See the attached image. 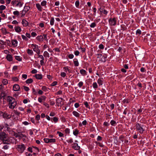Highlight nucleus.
Segmentation results:
<instances>
[{
	"instance_id": "obj_16",
	"label": "nucleus",
	"mask_w": 156,
	"mask_h": 156,
	"mask_svg": "<svg viewBox=\"0 0 156 156\" xmlns=\"http://www.w3.org/2000/svg\"><path fill=\"white\" fill-rule=\"evenodd\" d=\"M37 79L41 80L42 78V75L41 74H36L34 76Z\"/></svg>"
},
{
	"instance_id": "obj_51",
	"label": "nucleus",
	"mask_w": 156,
	"mask_h": 156,
	"mask_svg": "<svg viewBox=\"0 0 156 156\" xmlns=\"http://www.w3.org/2000/svg\"><path fill=\"white\" fill-rule=\"evenodd\" d=\"M141 31L139 30V29H138L137 30L136 32V35H140L141 34Z\"/></svg>"
},
{
	"instance_id": "obj_47",
	"label": "nucleus",
	"mask_w": 156,
	"mask_h": 156,
	"mask_svg": "<svg viewBox=\"0 0 156 156\" xmlns=\"http://www.w3.org/2000/svg\"><path fill=\"white\" fill-rule=\"evenodd\" d=\"M93 86L94 88H98V85L96 82H94L93 84Z\"/></svg>"
},
{
	"instance_id": "obj_7",
	"label": "nucleus",
	"mask_w": 156,
	"mask_h": 156,
	"mask_svg": "<svg viewBox=\"0 0 156 156\" xmlns=\"http://www.w3.org/2000/svg\"><path fill=\"white\" fill-rule=\"evenodd\" d=\"M31 47L33 49L34 51L36 52L38 55L40 54V50L38 48V46L37 45L34 44H32Z\"/></svg>"
},
{
	"instance_id": "obj_18",
	"label": "nucleus",
	"mask_w": 156,
	"mask_h": 156,
	"mask_svg": "<svg viewBox=\"0 0 156 156\" xmlns=\"http://www.w3.org/2000/svg\"><path fill=\"white\" fill-rule=\"evenodd\" d=\"M80 72L83 76H85L87 75V72L83 69H81L80 70Z\"/></svg>"
},
{
	"instance_id": "obj_9",
	"label": "nucleus",
	"mask_w": 156,
	"mask_h": 156,
	"mask_svg": "<svg viewBox=\"0 0 156 156\" xmlns=\"http://www.w3.org/2000/svg\"><path fill=\"white\" fill-rule=\"evenodd\" d=\"M62 98H59L56 99V104L58 106H59L61 107L62 105L63 104L62 102Z\"/></svg>"
},
{
	"instance_id": "obj_1",
	"label": "nucleus",
	"mask_w": 156,
	"mask_h": 156,
	"mask_svg": "<svg viewBox=\"0 0 156 156\" xmlns=\"http://www.w3.org/2000/svg\"><path fill=\"white\" fill-rule=\"evenodd\" d=\"M0 139L3 141L4 144H9L10 143H13L15 140L14 138L12 137L7 139L6 133L2 132H0Z\"/></svg>"
},
{
	"instance_id": "obj_38",
	"label": "nucleus",
	"mask_w": 156,
	"mask_h": 156,
	"mask_svg": "<svg viewBox=\"0 0 156 156\" xmlns=\"http://www.w3.org/2000/svg\"><path fill=\"white\" fill-rule=\"evenodd\" d=\"M5 6L2 5L0 6V10L2 11L6 9Z\"/></svg>"
},
{
	"instance_id": "obj_37",
	"label": "nucleus",
	"mask_w": 156,
	"mask_h": 156,
	"mask_svg": "<svg viewBox=\"0 0 156 156\" xmlns=\"http://www.w3.org/2000/svg\"><path fill=\"white\" fill-rule=\"evenodd\" d=\"M54 18L53 17H51V18L50 22V23L51 25H53L54 24Z\"/></svg>"
},
{
	"instance_id": "obj_61",
	"label": "nucleus",
	"mask_w": 156,
	"mask_h": 156,
	"mask_svg": "<svg viewBox=\"0 0 156 156\" xmlns=\"http://www.w3.org/2000/svg\"><path fill=\"white\" fill-rule=\"evenodd\" d=\"M74 54L76 56H78L79 55L80 52L78 51H76L74 52Z\"/></svg>"
},
{
	"instance_id": "obj_42",
	"label": "nucleus",
	"mask_w": 156,
	"mask_h": 156,
	"mask_svg": "<svg viewBox=\"0 0 156 156\" xmlns=\"http://www.w3.org/2000/svg\"><path fill=\"white\" fill-rule=\"evenodd\" d=\"M15 59L19 61L22 60V58H21L20 56H15Z\"/></svg>"
},
{
	"instance_id": "obj_64",
	"label": "nucleus",
	"mask_w": 156,
	"mask_h": 156,
	"mask_svg": "<svg viewBox=\"0 0 156 156\" xmlns=\"http://www.w3.org/2000/svg\"><path fill=\"white\" fill-rule=\"evenodd\" d=\"M99 48L101 49H103L104 48V46L103 44H101L99 46Z\"/></svg>"
},
{
	"instance_id": "obj_49",
	"label": "nucleus",
	"mask_w": 156,
	"mask_h": 156,
	"mask_svg": "<svg viewBox=\"0 0 156 156\" xmlns=\"http://www.w3.org/2000/svg\"><path fill=\"white\" fill-rule=\"evenodd\" d=\"M96 25V24L95 23H93L90 25V27L91 28L94 27Z\"/></svg>"
},
{
	"instance_id": "obj_11",
	"label": "nucleus",
	"mask_w": 156,
	"mask_h": 156,
	"mask_svg": "<svg viewBox=\"0 0 156 156\" xmlns=\"http://www.w3.org/2000/svg\"><path fill=\"white\" fill-rule=\"evenodd\" d=\"M72 147L76 150H78L80 149V147L78 146L77 144L76 143H73L72 145Z\"/></svg>"
},
{
	"instance_id": "obj_50",
	"label": "nucleus",
	"mask_w": 156,
	"mask_h": 156,
	"mask_svg": "<svg viewBox=\"0 0 156 156\" xmlns=\"http://www.w3.org/2000/svg\"><path fill=\"white\" fill-rule=\"evenodd\" d=\"M127 111L129 112L130 111L129 110V109L127 108H126L124 109L123 114L125 115H126Z\"/></svg>"
},
{
	"instance_id": "obj_6",
	"label": "nucleus",
	"mask_w": 156,
	"mask_h": 156,
	"mask_svg": "<svg viewBox=\"0 0 156 156\" xmlns=\"http://www.w3.org/2000/svg\"><path fill=\"white\" fill-rule=\"evenodd\" d=\"M30 9V7L29 6H25L24 7L23 9L21 11V17H24L26 13Z\"/></svg>"
},
{
	"instance_id": "obj_55",
	"label": "nucleus",
	"mask_w": 156,
	"mask_h": 156,
	"mask_svg": "<svg viewBox=\"0 0 156 156\" xmlns=\"http://www.w3.org/2000/svg\"><path fill=\"white\" fill-rule=\"evenodd\" d=\"M57 134H58V135L59 136H60V137L63 136V134L61 132H59V131H58L57 132Z\"/></svg>"
},
{
	"instance_id": "obj_35",
	"label": "nucleus",
	"mask_w": 156,
	"mask_h": 156,
	"mask_svg": "<svg viewBox=\"0 0 156 156\" xmlns=\"http://www.w3.org/2000/svg\"><path fill=\"white\" fill-rule=\"evenodd\" d=\"M47 2L46 1L43 0L41 3V5L42 6H45L46 5Z\"/></svg>"
},
{
	"instance_id": "obj_46",
	"label": "nucleus",
	"mask_w": 156,
	"mask_h": 156,
	"mask_svg": "<svg viewBox=\"0 0 156 156\" xmlns=\"http://www.w3.org/2000/svg\"><path fill=\"white\" fill-rule=\"evenodd\" d=\"M2 33L4 34H6L9 33V32L7 31L5 28L2 29Z\"/></svg>"
},
{
	"instance_id": "obj_59",
	"label": "nucleus",
	"mask_w": 156,
	"mask_h": 156,
	"mask_svg": "<svg viewBox=\"0 0 156 156\" xmlns=\"http://www.w3.org/2000/svg\"><path fill=\"white\" fill-rule=\"evenodd\" d=\"M53 120L54 122H56L58 121V119L56 117H54L53 118Z\"/></svg>"
},
{
	"instance_id": "obj_10",
	"label": "nucleus",
	"mask_w": 156,
	"mask_h": 156,
	"mask_svg": "<svg viewBox=\"0 0 156 156\" xmlns=\"http://www.w3.org/2000/svg\"><path fill=\"white\" fill-rule=\"evenodd\" d=\"M13 89L15 91H19L20 90V86L18 84H14L13 87Z\"/></svg>"
},
{
	"instance_id": "obj_25",
	"label": "nucleus",
	"mask_w": 156,
	"mask_h": 156,
	"mask_svg": "<svg viewBox=\"0 0 156 156\" xmlns=\"http://www.w3.org/2000/svg\"><path fill=\"white\" fill-rule=\"evenodd\" d=\"M12 44L15 47H16L17 46L18 42L17 40H12Z\"/></svg>"
},
{
	"instance_id": "obj_22",
	"label": "nucleus",
	"mask_w": 156,
	"mask_h": 156,
	"mask_svg": "<svg viewBox=\"0 0 156 156\" xmlns=\"http://www.w3.org/2000/svg\"><path fill=\"white\" fill-rule=\"evenodd\" d=\"M36 5L37 8L39 11H42V7L41 6V5L39 3L36 4Z\"/></svg>"
},
{
	"instance_id": "obj_56",
	"label": "nucleus",
	"mask_w": 156,
	"mask_h": 156,
	"mask_svg": "<svg viewBox=\"0 0 156 156\" xmlns=\"http://www.w3.org/2000/svg\"><path fill=\"white\" fill-rule=\"evenodd\" d=\"M22 37L23 39L24 40H25L26 41H27L28 40V39L27 37L24 35H22Z\"/></svg>"
},
{
	"instance_id": "obj_23",
	"label": "nucleus",
	"mask_w": 156,
	"mask_h": 156,
	"mask_svg": "<svg viewBox=\"0 0 156 156\" xmlns=\"http://www.w3.org/2000/svg\"><path fill=\"white\" fill-rule=\"evenodd\" d=\"M73 115L76 117H79L80 116V114L76 111H73L72 112Z\"/></svg>"
},
{
	"instance_id": "obj_57",
	"label": "nucleus",
	"mask_w": 156,
	"mask_h": 156,
	"mask_svg": "<svg viewBox=\"0 0 156 156\" xmlns=\"http://www.w3.org/2000/svg\"><path fill=\"white\" fill-rule=\"evenodd\" d=\"M74 55L73 54H70L68 55V57L70 59H72L74 57Z\"/></svg>"
},
{
	"instance_id": "obj_62",
	"label": "nucleus",
	"mask_w": 156,
	"mask_h": 156,
	"mask_svg": "<svg viewBox=\"0 0 156 156\" xmlns=\"http://www.w3.org/2000/svg\"><path fill=\"white\" fill-rule=\"evenodd\" d=\"M19 133H14V136L16 137H19Z\"/></svg>"
},
{
	"instance_id": "obj_52",
	"label": "nucleus",
	"mask_w": 156,
	"mask_h": 156,
	"mask_svg": "<svg viewBox=\"0 0 156 156\" xmlns=\"http://www.w3.org/2000/svg\"><path fill=\"white\" fill-rule=\"evenodd\" d=\"M60 75L62 77H64L66 76V74L64 72H61Z\"/></svg>"
},
{
	"instance_id": "obj_26",
	"label": "nucleus",
	"mask_w": 156,
	"mask_h": 156,
	"mask_svg": "<svg viewBox=\"0 0 156 156\" xmlns=\"http://www.w3.org/2000/svg\"><path fill=\"white\" fill-rule=\"evenodd\" d=\"M69 68V67L66 66V67H64L63 68V69H64V71L66 72L67 73L68 72L69 73H70L71 72H70Z\"/></svg>"
},
{
	"instance_id": "obj_30",
	"label": "nucleus",
	"mask_w": 156,
	"mask_h": 156,
	"mask_svg": "<svg viewBox=\"0 0 156 156\" xmlns=\"http://www.w3.org/2000/svg\"><path fill=\"white\" fill-rule=\"evenodd\" d=\"M33 82V80L31 79H28L27 80H26V82L27 83H32Z\"/></svg>"
},
{
	"instance_id": "obj_20",
	"label": "nucleus",
	"mask_w": 156,
	"mask_h": 156,
	"mask_svg": "<svg viewBox=\"0 0 156 156\" xmlns=\"http://www.w3.org/2000/svg\"><path fill=\"white\" fill-rule=\"evenodd\" d=\"M16 31L17 33H20L21 30L20 27L19 26H16L15 27Z\"/></svg>"
},
{
	"instance_id": "obj_45",
	"label": "nucleus",
	"mask_w": 156,
	"mask_h": 156,
	"mask_svg": "<svg viewBox=\"0 0 156 156\" xmlns=\"http://www.w3.org/2000/svg\"><path fill=\"white\" fill-rule=\"evenodd\" d=\"M14 113L17 115L19 116L20 114V112H18L17 110H14L13 111Z\"/></svg>"
},
{
	"instance_id": "obj_36",
	"label": "nucleus",
	"mask_w": 156,
	"mask_h": 156,
	"mask_svg": "<svg viewBox=\"0 0 156 156\" xmlns=\"http://www.w3.org/2000/svg\"><path fill=\"white\" fill-rule=\"evenodd\" d=\"M98 83L99 85H102L103 84V81L101 79H99L98 80Z\"/></svg>"
},
{
	"instance_id": "obj_48",
	"label": "nucleus",
	"mask_w": 156,
	"mask_h": 156,
	"mask_svg": "<svg viewBox=\"0 0 156 156\" xmlns=\"http://www.w3.org/2000/svg\"><path fill=\"white\" fill-rule=\"evenodd\" d=\"M49 143H55V140L54 139H49Z\"/></svg>"
},
{
	"instance_id": "obj_3",
	"label": "nucleus",
	"mask_w": 156,
	"mask_h": 156,
	"mask_svg": "<svg viewBox=\"0 0 156 156\" xmlns=\"http://www.w3.org/2000/svg\"><path fill=\"white\" fill-rule=\"evenodd\" d=\"M12 112H11V114H9L7 112H0V115L3 118L5 119H10L12 116H14V115H12Z\"/></svg>"
},
{
	"instance_id": "obj_28",
	"label": "nucleus",
	"mask_w": 156,
	"mask_h": 156,
	"mask_svg": "<svg viewBox=\"0 0 156 156\" xmlns=\"http://www.w3.org/2000/svg\"><path fill=\"white\" fill-rule=\"evenodd\" d=\"M6 91H0L1 92L0 94L2 96L1 97H2L3 98H4V97L6 96Z\"/></svg>"
},
{
	"instance_id": "obj_19",
	"label": "nucleus",
	"mask_w": 156,
	"mask_h": 156,
	"mask_svg": "<svg viewBox=\"0 0 156 156\" xmlns=\"http://www.w3.org/2000/svg\"><path fill=\"white\" fill-rule=\"evenodd\" d=\"M36 39L38 41H42L43 40L44 38L42 36L40 35V36H38L36 37Z\"/></svg>"
},
{
	"instance_id": "obj_40",
	"label": "nucleus",
	"mask_w": 156,
	"mask_h": 156,
	"mask_svg": "<svg viewBox=\"0 0 156 156\" xmlns=\"http://www.w3.org/2000/svg\"><path fill=\"white\" fill-rule=\"evenodd\" d=\"M83 83L82 81L80 82L78 84V86L80 87L81 88L83 85Z\"/></svg>"
},
{
	"instance_id": "obj_8",
	"label": "nucleus",
	"mask_w": 156,
	"mask_h": 156,
	"mask_svg": "<svg viewBox=\"0 0 156 156\" xmlns=\"http://www.w3.org/2000/svg\"><path fill=\"white\" fill-rule=\"evenodd\" d=\"M109 24L111 26H115L116 24V20L115 18H110L108 20Z\"/></svg>"
},
{
	"instance_id": "obj_24",
	"label": "nucleus",
	"mask_w": 156,
	"mask_h": 156,
	"mask_svg": "<svg viewBox=\"0 0 156 156\" xmlns=\"http://www.w3.org/2000/svg\"><path fill=\"white\" fill-rule=\"evenodd\" d=\"M73 133L74 135L76 136L79 134V130L76 129H75L73 130Z\"/></svg>"
},
{
	"instance_id": "obj_27",
	"label": "nucleus",
	"mask_w": 156,
	"mask_h": 156,
	"mask_svg": "<svg viewBox=\"0 0 156 156\" xmlns=\"http://www.w3.org/2000/svg\"><path fill=\"white\" fill-rule=\"evenodd\" d=\"M27 53L30 55H32L33 54V52L32 50L30 49L27 50Z\"/></svg>"
},
{
	"instance_id": "obj_5",
	"label": "nucleus",
	"mask_w": 156,
	"mask_h": 156,
	"mask_svg": "<svg viewBox=\"0 0 156 156\" xmlns=\"http://www.w3.org/2000/svg\"><path fill=\"white\" fill-rule=\"evenodd\" d=\"M26 148V146L23 144H21L17 145L16 149L18 152L21 154L22 153Z\"/></svg>"
},
{
	"instance_id": "obj_33",
	"label": "nucleus",
	"mask_w": 156,
	"mask_h": 156,
	"mask_svg": "<svg viewBox=\"0 0 156 156\" xmlns=\"http://www.w3.org/2000/svg\"><path fill=\"white\" fill-rule=\"evenodd\" d=\"M49 89L48 88H47L45 86H43L42 88V90L45 92L48 91V89Z\"/></svg>"
},
{
	"instance_id": "obj_44",
	"label": "nucleus",
	"mask_w": 156,
	"mask_h": 156,
	"mask_svg": "<svg viewBox=\"0 0 156 156\" xmlns=\"http://www.w3.org/2000/svg\"><path fill=\"white\" fill-rule=\"evenodd\" d=\"M129 100L127 99H124L122 101V102L123 104H125L126 103H129Z\"/></svg>"
},
{
	"instance_id": "obj_54",
	"label": "nucleus",
	"mask_w": 156,
	"mask_h": 156,
	"mask_svg": "<svg viewBox=\"0 0 156 156\" xmlns=\"http://www.w3.org/2000/svg\"><path fill=\"white\" fill-rule=\"evenodd\" d=\"M19 137L20 138H22L23 137L25 138L26 137V136L25 135H23L22 133H19Z\"/></svg>"
},
{
	"instance_id": "obj_34",
	"label": "nucleus",
	"mask_w": 156,
	"mask_h": 156,
	"mask_svg": "<svg viewBox=\"0 0 156 156\" xmlns=\"http://www.w3.org/2000/svg\"><path fill=\"white\" fill-rule=\"evenodd\" d=\"M44 56L45 57H49V54L47 51H45L44 53Z\"/></svg>"
},
{
	"instance_id": "obj_13",
	"label": "nucleus",
	"mask_w": 156,
	"mask_h": 156,
	"mask_svg": "<svg viewBox=\"0 0 156 156\" xmlns=\"http://www.w3.org/2000/svg\"><path fill=\"white\" fill-rule=\"evenodd\" d=\"M4 126V128L5 129H6V130L7 131L9 132L10 130V128L9 127V125L7 123H5L4 125H3Z\"/></svg>"
},
{
	"instance_id": "obj_4",
	"label": "nucleus",
	"mask_w": 156,
	"mask_h": 156,
	"mask_svg": "<svg viewBox=\"0 0 156 156\" xmlns=\"http://www.w3.org/2000/svg\"><path fill=\"white\" fill-rule=\"evenodd\" d=\"M136 130L138 131L140 133H143L145 130L144 127L145 126L144 125L141 126V125L139 123H136Z\"/></svg>"
},
{
	"instance_id": "obj_2",
	"label": "nucleus",
	"mask_w": 156,
	"mask_h": 156,
	"mask_svg": "<svg viewBox=\"0 0 156 156\" xmlns=\"http://www.w3.org/2000/svg\"><path fill=\"white\" fill-rule=\"evenodd\" d=\"M7 101L9 102V107L10 109H14L16 105V102L15 98L8 96L7 98Z\"/></svg>"
},
{
	"instance_id": "obj_31",
	"label": "nucleus",
	"mask_w": 156,
	"mask_h": 156,
	"mask_svg": "<svg viewBox=\"0 0 156 156\" xmlns=\"http://www.w3.org/2000/svg\"><path fill=\"white\" fill-rule=\"evenodd\" d=\"M2 83L5 86L8 83V80L6 79H3L2 81Z\"/></svg>"
},
{
	"instance_id": "obj_21",
	"label": "nucleus",
	"mask_w": 156,
	"mask_h": 156,
	"mask_svg": "<svg viewBox=\"0 0 156 156\" xmlns=\"http://www.w3.org/2000/svg\"><path fill=\"white\" fill-rule=\"evenodd\" d=\"M73 63L75 66H79V62L76 58H75L73 59Z\"/></svg>"
},
{
	"instance_id": "obj_15",
	"label": "nucleus",
	"mask_w": 156,
	"mask_h": 156,
	"mask_svg": "<svg viewBox=\"0 0 156 156\" xmlns=\"http://www.w3.org/2000/svg\"><path fill=\"white\" fill-rule=\"evenodd\" d=\"M6 91V87L2 84L0 85V91Z\"/></svg>"
},
{
	"instance_id": "obj_12",
	"label": "nucleus",
	"mask_w": 156,
	"mask_h": 156,
	"mask_svg": "<svg viewBox=\"0 0 156 156\" xmlns=\"http://www.w3.org/2000/svg\"><path fill=\"white\" fill-rule=\"evenodd\" d=\"M6 58L7 60L9 62L12 61V59H13L12 57V55H10V54L7 55Z\"/></svg>"
},
{
	"instance_id": "obj_17",
	"label": "nucleus",
	"mask_w": 156,
	"mask_h": 156,
	"mask_svg": "<svg viewBox=\"0 0 156 156\" xmlns=\"http://www.w3.org/2000/svg\"><path fill=\"white\" fill-rule=\"evenodd\" d=\"M22 23L24 26H27L28 25V22L26 20L23 19L22 21Z\"/></svg>"
},
{
	"instance_id": "obj_63",
	"label": "nucleus",
	"mask_w": 156,
	"mask_h": 156,
	"mask_svg": "<svg viewBox=\"0 0 156 156\" xmlns=\"http://www.w3.org/2000/svg\"><path fill=\"white\" fill-rule=\"evenodd\" d=\"M57 84V82L56 81L53 82L51 84V86H54L56 85Z\"/></svg>"
},
{
	"instance_id": "obj_58",
	"label": "nucleus",
	"mask_w": 156,
	"mask_h": 156,
	"mask_svg": "<svg viewBox=\"0 0 156 156\" xmlns=\"http://www.w3.org/2000/svg\"><path fill=\"white\" fill-rule=\"evenodd\" d=\"M40 116L39 115H37L36 116L35 119L36 120H39L40 119Z\"/></svg>"
},
{
	"instance_id": "obj_14",
	"label": "nucleus",
	"mask_w": 156,
	"mask_h": 156,
	"mask_svg": "<svg viewBox=\"0 0 156 156\" xmlns=\"http://www.w3.org/2000/svg\"><path fill=\"white\" fill-rule=\"evenodd\" d=\"M107 55L106 54L104 55H103L102 56L101 59V61L104 62H105L107 60Z\"/></svg>"
},
{
	"instance_id": "obj_39",
	"label": "nucleus",
	"mask_w": 156,
	"mask_h": 156,
	"mask_svg": "<svg viewBox=\"0 0 156 156\" xmlns=\"http://www.w3.org/2000/svg\"><path fill=\"white\" fill-rule=\"evenodd\" d=\"M75 5L76 7L78 8L80 5L79 1L78 0L76 1L75 3Z\"/></svg>"
},
{
	"instance_id": "obj_41",
	"label": "nucleus",
	"mask_w": 156,
	"mask_h": 156,
	"mask_svg": "<svg viewBox=\"0 0 156 156\" xmlns=\"http://www.w3.org/2000/svg\"><path fill=\"white\" fill-rule=\"evenodd\" d=\"M23 5V3H22L20 1L16 5V6H19L20 7H21Z\"/></svg>"
},
{
	"instance_id": "obj_60",
	"label": "nucleus",
	"mask_w": 156,
	"mask_h": 156,
	"mask_svg": "<svg viewBox=\"0 0 156 156\" xmlns=\"http://www.w3.org/2000/svg\"><path fill=\"white\" fill-rule=\"evenodd\" d=\"M9 147V146L8 145H5L3 146L2 148L5 150H6L8 149Z\"/></svg>"
},
{
	"instance_id": "obj_29",
	"label": "nucleus",
	"mask_w": 156,
	"mask_h": 156,
	"mask_svg": "<svg viewBox=\"0 0 156 156\" xmlns=\"http://www.w3.org/2000/svg\"><path fill=\"white\" fill-rule=\"evenodd\" d=\"M13 14L17 17L20 15V12L18 11H15L13 12Z\"/></svg>"
},
{
	"instance_id": "obj_32",
	"label": "nucleus",
	"mask_w": 156,
	"mask_h": 156,
	"mask_svg": "<svg viewBox=\"0 0 156 156\" xmlns=\"http://www.w3.org/2000/svg\"><path fill=\"white\" fill-rule=\"evenodd\" d=\"M111 125L112 126H115L116 125V123L115 121L114 120H112L110 122Z\"/></svg>"
},
{
	"instance_id": "obj_53",
	"label": "nucleus",
	"mask_w": 156,
	"mask_h": 156,
	"mask_svg": "<svg viewBox=\"0 0 156 156\" xmlns=\"http://www.w3.org/2000/svg\"><path fill=\"white\" fill-rule=\"evenodd\" d=\"M84 104L87 108H90V106L88 105L87 102H84Z\"/></svg>"
},
{
	"instance_id": "obj_43",
	"label": "nucleus",
	"mask_w": 156,
	"mask_h": 156,
	"mask_svg": "<svg viewBox=\"0 0 156 156\" xmlns=\"http://www.w3.org/2000/svg\"><path fill=\"white\" fill-rule=\"evenodd\" d=\"M12 80L15 82L19 80V79L17 77H14L12 78Z\"/></svg>"
}]
</instances>
